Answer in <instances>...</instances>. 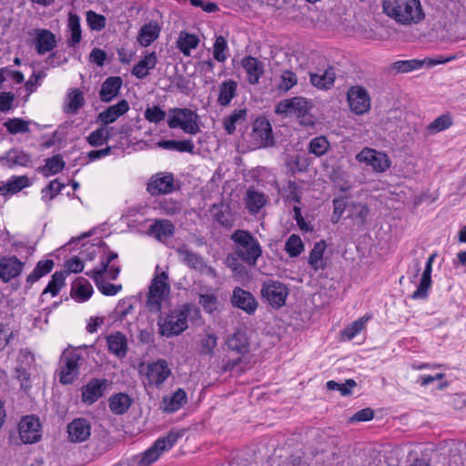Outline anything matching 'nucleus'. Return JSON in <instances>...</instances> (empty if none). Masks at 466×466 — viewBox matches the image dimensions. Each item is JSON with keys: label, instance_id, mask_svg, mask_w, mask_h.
Returning <instances> with one entry per match:
<instances>
[{"label": "nucleus", "instance_id": "obj_50", "mask_svg": "<svg viewBox=\"0 0 466 466\" xmlns=\"http://www.w3.org/2000/svg\"><path fill=\"white\" fill-rule=\"evenodd\" d=\"M198 43L199 39L197 35L181 32L177 40V47L185 56H189L190 50L195 49Z\"/></svg>", "mask_w": 466, "mask_h": 466}, {"label": "nucleus", "instance_id": "obj_11", "mask_svg": "<svg viewBox=\"0 0 466 466\" xmlns=\"http://www.w3.org/2000/svg\"><path fill=\"white\" fill-rule=\"evenodd\" d=\"M356 159L360 163L370 166L375 172H384L390 167L389 157L383 153L374 149L365 147L357 154Z\"/></svg>", "mask_w": 466, "mask_h": 466}, {"label": "nucleus", "instance_id": "obj_44", "mask_svg": "<svg viewBox=\"0 0 466 466\" xmlns=\"http://www.w3.org/2000/svg\"><path fill=\"white\" fill-rule=\"evenodd\" d=\"M158 147L174 150L178 152L192 153L194 150V143L190 139L186 140H161L157 143Z\"/></svg>", "mask_w": 466, "mask_h": 466}, {"label": "nucleus", "instance_id": "obj_55", "mask_svg": "<svg viewBox=\"0 0 466 466\" xmlns=\"http://www.w3.org/2000/svg\"><path fill=\"white\" fill-rule=\"evenodd\" d=\"M29 122L21 118H11L4 123L9 133L18 134L26 133L29 131Z\"/></svg>", "mask_w": 466, "mask_h": 466}, {"label": "nucleus", "instance_id": "obj_38", "mask_svg": "<svg viewBox=\"0 0 466 466\" xmlns=\"http://www.w3.org/2000/svg\"><path fill=\"white\" fill-rule=\"evenodd\" d=\"M148 231L150 234L154 235L157 240H162L163 238L173 236L175 226L167 219H159L149 227Z\"/></svg>", "mask_w": 466, "mask_h": 466}, {"label": "nucleus", "instance_id": "obj_14", "mask_svg": "<svg viewBox=\"0 0 466 466\" xmlns=\"http://www.w3.org/2000/svg\"><path fill=\"white\" fill-rule=\"evenodd\" d=\"M30 35H34L35 49L40 56L52 51L56 46V35L48 29L35 28Z\"/></svg>", "mask_w": 466, "mask_h": 466}, {"label": "nucleus", "instance_id": "obj_58", "mask_svg": "<svg viewBox=\"0 0 466 466\" xmlns=\"http://www.w3.org/2000/svg\"><path fill=\"white\" fill-rule=\"evenodd\" d=\"M198 303L208 313H213L218 309V300L214 294H200Z\"/></svg>", "mask_w": 466, "mask_h": 466}, {"label": "nucleus", "instance_id": "obj_8", "mask_svg": "<svg viewBox=\"0 0 466 466\" xmlns=\"http://www.w3.org/2000/svg\"><path fill=\"white\" fill-rule=\"evenodd\" d=\"M181 261L191 269L201 274L216 279L217 272L214 268L208 265L204 258L198 253L189 249L186 245L178 247L176 250Z\"/></svg>", "mask_w": 466, "mask_h": 466}, {"label": "nucleus", "instance_id": "obj_62", "mask_svg": "<svg viewBox=\"0 0 466 466\" xmlns=\"http://www.w3.org/2000/svg\"><path fill=\"white\" fill-rule=\"evenodd\" d=\"M239 259L236 255L230 254L227 257L226 263L229 268L238 276L242 277L247 275L246 267L239 262Z\"/></svg>", "mask_w": 466, "mask_h": 466}, {"label": "nucleus", "instance_id": "obj_46", "mask_svg": "<svg viewBox=\"0 0 466 466\" xmlns=\"http://www.w3.org/2000/svg\"><path fill=\"white\" fill-rule=\"evenodd\" d=\"M155 209H157L162 215L172 217L182 212L183 204L172 198H164L157 203Z\"/></svg>", "mask_w": 466, "mask_h": 466}, {"label": "nucleus", "instance_id": "obj_19", "mask_svg": "<svg viewBox=\"0 0 466 466\" xmlns=\"http://www.w3.org/2000/svg\"><path fill=\"white\" fill-rule=\"evenodd\" d=\"M129 110V104L126 99H122L116 104L106 107L97 115L96 121L107 127L116 122L120 116Z\"/></svg>", "mask_w": 466, "mask_h": 466}, {"label": "nucleus", "instance_id": "obj_27", "mask_svg": "<svg viewBox=\"0 0 466 466\" xmlns=\"http://www.w3.org/2000/svg\"><path fill=\"white\" fill-rule=\"evenodd\" d=\"M30 162V156L17 149H11L0 157V163L9 168L15 166L27 167Z\"/></svg>", "mask_w": 466, "mask_h": 466}, {"label": "nucleus", "instance_id": "obj_33", "mask_svg": "<svg viewBox=\"0 0 466 466\" xmlns=\"http://www.w3.org/2000/svg\"><path fill=\"white\" fill-rule=\"evenodd\" d=\"M427 63L429 66H433L441 63V61H434V60H418V59H411V60H403V61H397L393 63L390 66V68L395 73H409L417 69H420L422 67V66Z\"/></svg>", "mask_w": 466, "mask_h": 466}, {"label": "nucleus", "instance_id": "obj_25", "mask_svg": "<svg viewBox=\"0 0 466 466\" xmlns=\"http://www.w3.org/2000/svg\"><path fill=\"white\" fill-rule=\"evenodd\" d=\"M86 274L92 278L99 289V291L106 296H114L122 289V285H115L108 283L105 280L104 275L106 271L91 270Z\"/></svg>", "mask_w": 466, "mask_h": 466}, {"label": "nucleus", "instance_id": "obj_36", "mask_svg": "<svg viewBox=\"0 0 466 466\" xmlns=\"http://www.w3.org/2000/svg\"><path fill=\"white\" fill-rule=\"evenodd\" d=\"M93 294V287L84 278H78L72 285L71 296L79 302L87 300Z\"/></svg>", "mask_w": 466, "mask_h": 466}, {"label": "nucleus", "instance_id": "obj_31", "mask_svg": "<svg viewBox=\"0 0 466 466\" xmlns=\"http://www.w3.org/2000/svg\"><path fill=\"white\" fill-rule=\"evenodd\" d=\"M157 63V58L156 53H148L137 64L134 66L131 74L137 76L138 79H143L149 74V70L156 67Z\"/></svg>", "mask_w": 466, "mask_h": 466}, {"label": "nucleus", "instance_id": "obj_30", "mask_svg": "<svg viewBox=\"0 0 466 466\" xmlns=\"http://www.w3.org/2000/svg\"><path fill=\"white\" fill-rule=\"evenodd\" d=\"M133 403V400L127 393H116L109 397L108 407L112 413L122 415L126 413Z\"/></svg>", "mask_w": 466, "mask_h": 466}, {"label": "nucleus", "instance_id": "obj_2", "mask_svg": "<svg viewBox=\"0 0 466 466\" xmlns=\"http://www.w3.org/2000/svg\"><path fill=\"white\" fill-rule=\"evenodd\" d=\"M234 243V255L248 266L257 265L262 256V248L258 240L248 230L237 229L230 235Z\"/></svg>", "mask_w": 466, "mask_h": 466}, {"label": "nucleus", "instance_id": "obj_18", "mask_svg": "<svg viewBox=\"0 0 466 466\" xmlns=\"http://www.w3.org/2000/svg\"><path fill=\"white\" fill-rule=\"evenodd\" d=\"M25 263L15 256L5 257L0 259V279L7 283L22 272Z\"/></svg>", "mask_w": 466, "mask_h": 466}, {"label": "nucleus", "instance_id": "obj_57", "mask_svg": "<svg viewBox=\"0 0 466 466\" xmlns=\"http://www.w3.org/2000/svg\"><path fill=\"white\" fill-rule=\"evenodd\" d=\"M86 22L88 26L95 31H100L106 26V17L92 10L86 12Z\"/></svg>", "mask_w": 466, "mask_h": 466}, {"label": "nucleus", "instance_id": "obj_16", "mask_svg": "<svg viewBox=\"0 0 466 466\" xmlns=\"http://www.w3.org/2000/svg\"><path fill=\"white\" fill-rule=\"evenodd\" d=\"M170 375L171 370L165 360H157L147 366L146 376L149 384L159 387Z\"/></svg>", "mask_w": 466, "mask_h": 466}, {"label": "nucleus", "instance_id": "obj_64", "mask_svg": "<svg viewBox=\"0 0 466 466\" xmlns=\"http://www.w3.org/2000/svg\"><path fill=\"white\" fill-rule=\"evenodd\" d=\"M164 297L148 292L146 301L147 309L152 313H158L161 310Z\"/></svg>", "mask_w": 466, "mask_h": 466}, {"label": "nucleus", "instance_id": "obj_15", "mask_svg": "<svg viewBox=\"0 0 466 466\" xmlns=\"http://www.w3.org/2000/svg\"><path fill=\"white\" fill-rule=\"evenodd\" d=\"M147 189L152 196L171 193L174 189L173 174L157 173L152 176L147 184Z\"/></svg>", "mask_w": 466, "mask_h": 466}, {"label": "nucleus", "instance_id": "obj_40", "mask_svg": "<svg viewBox=\"0 0 466 466\" xmlns=\"http://www.w3.org/2000/svg\"><path fill=\"white\" fill-rule=\"evenodd\" d=\"M106 341L110 352L120 358L126 356L127 350V339L122 333L116 332L108 336Z\"/></svg>", "mask_w": 466, "mask_h": 466}, {"label": "nucleus", "instance_id": "obj_17", "mask_svg": "<svg viewBox=\"0 0 466 466\" xmlns=\"http://www.w3.org/2000/svg\"><path fill=\"white\" fill-rule=\"evenodd\" d=\"M107 383L108 381L106 379H92L89 380L82 388V401L87 404L95 403L104 395Z\"/></svg>", "mask_w": 466, "mask_h": 466}, {"label": "nucleus", "instance_id": "obj_23", "mask_svg": "<svg viewBox=\"0 0 466 466\" xmlns=\"http://www.w3.org/2000/svg\"><path fill=\"white\" fill-rule=\"evenodd\" d=\"M436 258V254H431L426 262V266L424 271L422 273L420 284L417 289L412 293L411 298L413 299H426L428 297V291L431 286V271H432V263L434 258Z\"/></svg>", "mask_w": 466, "mask_h": 466}, {"label": "nucleus", "instance_id": "obj_45", "mask_svg": "<svg viewBox=\"0 0 466 466\" xmlns=\"http://www.w3.org/2000/svg\"><path fill=\"white\" fill-rule=\"evenodd\" d=\"M247 116L246 109L234 110L230 116L223 119V126L228 135L234 134L237 126L245 122Z\"/></svg>", "mask_w": 466, "mask_h": 466}, {"label": "nucleus", "instance_id": "obj_41", "mask_svg": "<svg viewBox=\"0 0 466 466\" xmlns=\"http://www.w3.org/2000/svg\"><path fill=\"white\" fill-rule=\"evenodd\" d=\"M29 185V178L26 176L13 177L6 184L0 187V195H13Z\"/></svg>", "mask_w": 466, "mask_h": 466}, {"label": "nucleus", "instance_id": "obj_24", "mask_svg": "<svg viewBox=\"0 0 466 466\" xmlns=\"http://www.w3.org/2000/svg\"><path fill=\"white\" fill-rule=\"evenodd\" d=\"M241 66L248 75V82L250 85L258 84L264 74L263 63L258 58L249 56L241 60Z\"/></svg>", "mask_w": 466, "mask_h": 466}, {"label": "nucleus", "instance_id": "obj_28", "mask_svg": "<svg viewBox=\"0 0 466 466\" xmlns=\"http://www.w3.org/2000/svg\"><path fill=\"white\" fill-rule=\"evenodd\" d=\"M229 350L240 355H245L249 350V342L246 332L242 330L235 331L227 340Z\"/></svg>", "mask_w": 466, "mask_h": 466}, {"label": "nucleus", "instance_id": "obj_9", "mask_svg": "<svg viewBox=\"0 0 466 466\" xmlns=\"http://www.w3.org/2000/svg\"><path fill=\"white\" fill-rule=\"evenodd\" d=\"M261 295L270 306L279 309L286 303L289 289L282 282L268 279L262 284Z\"/></svg>", "mask_w": 466, "mask_h": 466}, {"label": "nucleus", "instance_id": "obj_5", "mask_svg": "<svg viewBox=\"0 0 466 466\" xmlns=\"http://www.w3.org/2000/svg\"><path fill=\"white\" fill-rule=\"evenodd\" d=\"M198 114L188 108L169 110L167 125L170 128H181L185 133L196 135L200 131Z\"/></svg>", "mask_w": 466, "mask_h": 466}, {"label": "nucleus", "instance_id": "obj_51", "mask_svg": "<svg viewBox=\"0 0 466 466\" xmlns=\"http://www.w3.org/2000/svg\"><path fill=\"white\" fill-rule=\"evenodd\" d=\"M330 147V144L326 137L319 136L310 140L308 146V151L316 157H322Z\"/></svg>", "mask_w": 466, "mask_h": 466}, {"label": "nucleus", "instance_id": "obj_4", "mask_svg": "<svg viewBox=\"0 0 466 466\" xmlns=\"http://www.w3.org/2000/svg\"><path fill=\"white\" fill-rule=\"evenodd\" d=\"M183 431H171L166 437L160 438L147 449L137 461V466H150L166 451L171 449L179 438L183 436Z\"/></svg>", "mask_w": 466, "mask_h": 466}, {"label": "nucleus", "instance_id": "obj_7", "mask_svg": "<svg viewBox=\"0 0 466 466\" xmlns=\"http://www.w3.org/2000/svg\"><path fill=\"white\" fill-rule=\"evenodd\" d=\"M82 356L76 350L65 351L61 357L62 368L59 380L62 384H72L79 376Z\"/></svg>", "mask_w": 466, "mask_h": 466}, {"label": "nucleus", "instance_id": "obj_60", "mask_svg": "<svg viewBox=\"0 0 466 466\" xmlns=\"http://www.w3.org/2000/svg\"><path fill=\"white\" fill-rule=\"evenodd\" d=\"M144 116L148 122L157 124L165 119L167 114L160 106H153L145 110Z\"/></svg>", "mask_w": 466, "mask_h": 466}, {"label": "nucleus", "instance_id": "obj_35", "mask_svg": "<svg viewBox=\"0 0 466 466\" xmlns=\"http://www.w3.org/2000/svg\"><path fill=\"white\" fill-rule=\"evenodd\" d=\"M186 402L187 393L182 389H178L172 396L163 399L161 408L165 412L172 413L181 409Z\"/></svg>", "mask_w": 466, "mask_h": 466}, {"label": "nucleus", "instance_id": "obj_47", "mask_svg": "<svg viewBox=\"0 0 466 466\" xmlns=\"http://www.w3.org/2000/svg\"><path fill=\"white\" fill-rule=\"evenodd\" d=\"M168 275L163 271L160 274L155 276L149 286L148 292L162 296L165 298L170 290V287L167 283Z\"/></svg>", "mask_w": 466, "mask_h": 466}, {"label": "nucleus", "instance_id": "obj_6", "mask_svg": "<svg viewBox=\"0 0 466 466\" xmlns=\"http://www.w3.org/2000/svg\"><path fill=\"white\" fill-rule=\"evenodd\" d=\"M188 309H175L165 319H158L159 333L167 338L177 336L187 329Z\"/></svg>", "mask_w": 466, "mask_h": 466}, {"label": "nucleus", "instance_id": "obj_20", "mask_svg": "<svg viewBox=\"0 0 466 466\" xmlns=\"http://www.w3.org/2000/svg\"><path fill=\"white\" fill-rule=\"evenodd\" d=\"M233 306L246 311L248 314H252L258 308V302L254 296L241 288H235L231 297Z\"/></svg>", "mask_w": 466, "mask_h": 466}, {"label": "nucleus", "instance_id": "obj_10", "mask_svg": "<svg viewBox=\"0 0 466 466\" xmlns=\"http://www.w3.org/2000/svg\"><path fill=\"white\" fill-rule=\"evenodd\" d=\"M20 440L25 444L35 443L41 440L42 425L37 417L28 415L20 420L18 424Z\"/></svg>", "mask_w": 466, "mask_h": 466}, {"label": "nucleus", "instance_id": "obj_48", "mask_svg": "<svg viewBox=\"0 0 466 466\" xmlns=\"http://www.w3.org/2000/svg\"><path fill=\"white\" fill-rule=\"evenodd\" d=\"M66 278V272L56 271L49 280L47 286L42 292V296L50 293L53 297L56 296L60 289L65 286Z\"/></svg>", "mask_w": 466, "mask_h": 466}, {"label": "nucleus", "instance_id": "obj_52", "mask_svg": "<svg viewBox=\"0 0 466 466\" xmlns=\"http://www.w3.org/2000/svg\"><path fill=\"white\" fill-rule=\"evenodd\" d=\"M65 167V161L60 155H56L47 158L46 165L41 167V171L46 177L55 175L63 170Z\"/></svg>", "mask_w": 466, "mask_h": 466}, {"label": "nucleus", "instance_id": "obj_56", "mask_svg": "<svg viewBox=\"0 0 466 466\" xmlns=\"http://www.w3.org/2000/svg\"><path fill=\"white\" fill-rule=\"evenodd\" d=\"M357 385L356 381L349 379L345 383L339 384L334 380L327 382V388L329 390H339L342 396H349L351 394L352 389Z\"/></svg>", "mask_w": 466, "mask_h": 466}, {"label": "nucleus", "instance_id": "obj_63", "mask_svg": "<svg viewBox=\"0 0 466 466\" xmlns=\"http://www.w3.org/2000/svg\"><path fill=\"white\" fill-rule=\"evenodd\" d=\"M368 319H369V318L363 317V318L352 322L350 326H348L344 329L343 335L348 339H353L359 332H360L364 329L365 323Z\"/></svg>", "mask_w": 466, "mask_h": 466}, {"label": "nucleus", "instance_id": "obj_32", "mask_svg": "<svg viewBox=\"0 0 466 466\" xmlns=\"http://www.w3.org/2000/svg\"><path fill=\"white\" fill-rule=\"evenodd\" d=\"M309 78L314 86L320 89H329L334 84L336 74L333 67L329 66L322 72L310 73Z\"/></svg>", "mask_w": 466, "mask_h": 466}, {"label": "nucleus", "instance_id": "obj_43", "mask_svg": "<svg viewBox=\"0 0 466 466\" xmlns=\"http://www.w3.org/2000/svg\"><path fill=\"white\" fill-rule=\"evenodd\" d=\"M112 127H108L101 124V127L91 132L86 137L88 144L96 147L107 143L112 137Z\"/></svg>", "mask_w": 466, "mask_h": 466}, {"label": "nucleus", "instance_id": "obj_42", "mask_svg": "<svg viewBox=\"0 0 466 466\" xmlns=\"http://www.w3.org/2000/svg\"><path fill=\"white\" fill-rule=\"evenodd\" d=\"M68 28L70 31V37L67 39V46L69 47H75L82 39L80 18L76 14L69 13Z\"/></svg>", "mask_w": 466, "mask_h": 466}, {"label": "nucleus", "instance_id": "obj_59", "mask_svg": "<svg viewBox=\"0 0 466 466\" xmlns=\"http://www.w3.org/2000/svg\"><path fill=\"white\" fill-rule=\"evenodd\" d=\"M298 83V78L295 73L286 70L280 76V81L278 88L281 91L287 92Z\"/></svg>", "mask_w": 466, "mask_h": 466}, {"label": "nucleus", "instance_id": "obj_21", "mask_svg": "<svg viewBox=\"0 0 466 466\" xmlns=\"http://www.w3.org/2000/svg\"><path fill=\"white\" fill-rule=\"evenodd\" d=\"M251 136L258 147L268 146L273 142L270 123L266 119H258L254 123Z\"/></svg>", "mask_w": 466, "mask_h": 466}, {"label": "nucleus", "instance_id": "obj_13", "mask_svg": "<svg viewBox=\"0 0 466 466\" xmlns=\"http://www.w3.org/2000/svg\"><path fill=\"white\" fill-rule=\"evenodd\" d=\"M66 432L70 442H84L91 435V423L85 418L74 419L67 424Z\"/></svg>", "mask_w": 466, "mask_h": 466}, {"label": "nucleus", "instance_id": "obj_3", "mask_svg": "<svg viewBox=\"0 0 466 466\" xmlns=\"http://www.w3.org/2000/svg\"><path fill=\"white\" fill-rule=\"evenodd\" d=\"M310 105L301 96H295L280 101L276 107V113L285 116H296L300 119V124L306 127L314 125V120L309 115Z\"/></svg>", "mask_w": 466, "mask_h": 466}, {"label": "nucleus", "instance_id": "obj_39", "mask_svg": "<svg viewBox=\"0 0 466 466\" xmlns=\"http://www.w3.org/2000/svg\"><path fill=\"white\" fill-rule=\"evenodd\" d=\"M237 88L238 84L232 79L222 82L219 86L218 103L222 106H228L237 94Z\"/></svg>", "mask_w": 466, "mask_h": 466}, {"label": "nucleus", "instance_id": "obj_29", "mask_svg": "<svg viewBox=\"0 0 466 466\" xmlns=\"http://www.w3.org/2000/svg\"><path fill=\"white\" fill-rule=\"evenodd\" d=\"M326 248L327 245L325 241L320 240L315 243L314 248L309 252L308 262L315 272L324 269L327 267V262L323 258Z\"/></svg>", "mask_w": 466, "mask_h": 466}, {"label": "nucleus", "instance_id": "obj_61", "mask_svg": "<svg viewBox=\"0 0 466 466\" xmlns=\"http://www.w3.org/2000/svg\"><path fill=\"white\" fill-rule=\"evenodd\" d=\"M15 378L21 381V388L25 390L31 388L30 384V367H26L24 365H17L15 368Z\"/></svg>", "mask_w": 466, "mask_h": 466}, {"label": "nucleus", "instance_id": "obj_34", "mask_svg": "<svg viewBox=\"0 0 466 466\" xmlns=\"http://www.w3.org/2000/svg\"><path fill=\"white\" fill-rule=\"evenodd\" d=\"M84 105L83 92L79 88H72L66 95L64 111L67 114H76Z\"/></svg>", "mask_w": 466, "mask_h": 466}, {"label": "nucleus", "instance_id": "obj_37", "mask_svg": "<svg viewBox=\"0 0 466 466\" xmlns=\"http://www.w3.org/2000/svg\"><path fill=\"white\" fill-rule=\"evenodd\" d=\"M245 200L247 208L252 214L258 213L267 203L266 196L253 188L247 190Z\"/></svg>", "mask_w": 466, "mask_h": 466}, {"label": "nucleus", "instance_id": "obj_26", "mask_svg": "<svg viewBox=\"0 0 466 466\" xmlns=\"http://www.w3.org/2000/svg\"><path fill=\"white\" fill-rule=\"evenodd\" d=\"M159 33L160 27L158 24L155 21H150L141 26L137 38V43L141 46L147 47L159 36Z\"/></svg>", "mask_w": 466, "mask_h": 466}, {"label": "nucleus", "instance_id": "obj_22", "mask_svg": "<svg viewBox=\"0 0 466 466\" xmlns=\"http://www.w3.org/2000/svg\"><path fill=\"white\" fill-rule=\"evenodd\" d=\"M123 85V80L120 76H109L101 85L99 90V98L104 103H109L115 99L118 95L120 88Z\"/></svg>", "mask_w": 466, "mask_h": 466}, {"label": "nucleus", "instance_id": "obj_1", "mask_svg": "<svg viewBox=\"0 0 466 466\" xmlns=\"http://www.w3.org/2000/svg\"><path fill=\"white\" fill-rule=\"evenodd\" d=\"M382 9L400 25H418L425 18L420 0H383Z\"/></svg>", "mask_w": 466, "mask_h": 466}, {"label": "nucleus", "instance_id": "obj_49", "mask_svg": "<svg viewBox=\"0 0 466 466\" xmlns=\"http://www.w3.org/2000/svg\"><path fill=\"white\" fill-rule=\"evenodd\" d=\"M452 117L450 113L442 114L434 119L426 128L429 135L444 131L452 126Z\"/></svg>", "mask_w": 466, "mask_h": 466}, {"label": "nucleus", "instance_id": "obj_53", "mask_svg": "<svg viewBox=\"0 0 466 466\" xmlns=\"http://www.w3.org/2000/svg\"><path fill=\"white\" fill-rule=\"evenodd\" d=\"M304 249V244L296 234H292L289 237L285 243V250L289 257H298Z\"/></svg>", "mask_w": 466, "mask_h": 466}, {"label": "nucleus", "instance_id": "obj_12", "mask_svg": "<svg viewBox=\"0 0 466 466\" xmlns=\"http://www.w3.org/2000/svg\"><path fill=\"white\" fill-rule=\"evenodd\" d=\"M347 99L350 110L356 115H362L370 108V97L363 86H351L347 92Z\"/></svg>", "mask_w": 466, "mask_h": 466}, {"label": "nucleus", "instance_id": "obj_54", "mask_svg": "<svg viewBox=\"0 0 466 466\" xmlns=\"http://www.w3.org/2000/svg\"><path fill=\"white\" fill-rule=\"evenodd\" d=\"M228 50V43L224 36L218 35L216 37L213 45V56L220 63L227 60L226 51Z\"/></svg>", "mask_w": 466, "mask_h": 466}]
</instances>
